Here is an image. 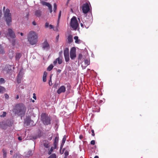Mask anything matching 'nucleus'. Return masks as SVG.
Masks as SVG:
<instances>
[{
	"label": "nucleus",
	"mask_w": 158,
	"mask_h": 158,
	"mask_svg": "<svg viewBox=\"0 0 158 158\" xmlns=\"http://www.w3.org/2000/svg\"><path fill=\"white\" fill-rule=\"evenodd\" d=\"M38 36L35 32L34 31H30L28 35L27 39L30 44L31 45H34L37 42Z\"/></svg>",
	"instance_id": "1"
},
{
	"label": "nucleus",
	"mask_w": 158,
	"mask_h": 158,
	"mask_svg": "<svg viewBox=\"0 0 158 158\" xmlns=\"http://www.w3.org/2000/svg\"><path fill=\"white\" fill-rule=\"evenodd\" d=\"M15 110V113L18 115H24L26 108L22 104H19L16 106Z\"/></svg>",
	"instance_id": "2"
},
{
	"label": "nucleus",
	"mask_w": 158,
	"mask_h": 158,
	"mask_svg": "<svg viewBox=\"0 0 158 158\" xmlns=\"http://www.w3.org/2000/svg\"><path fill=\"white\" fill-rule=\"evenodd\" d=\"M4 16L6 24L8 26L11 25V23L12 22L11 14L10 13V10L8 9H6L4 12Z\"/></svg>",
	"instance_id": "3"
},
{
	"label": "nucleus",
	"mask_w": 158,
	"mask_h": 158,
	"mask_svg": "<svg viewBox=\"0 0 158 158\" xmlns=\"http://www.w3.org/2000/svg\"><path fill=\"white\" fill-rule=\"evenodd\" d=\"M41 119L44 125H47L51 124V118L49 116H48L45 113L42 114Z\"/></svg>",
	"instance_id": "4"
},
{
	"label": "nucleus",
	"mask_w": 158,
	"mask_h": 158,
	"mask_svg": "<svg viewBox=\"0 0 158 158\" xmlns=\"http://www.w3.org/2000/svg\"><path fill=\"white\" fill-rule=\"evenodd\" d=\"M70 26L74 30H76L78 26V21L75 17L73 16L71 19Z\"/></svg>",
	"instance_id": "5"
},
{
	"label": "nucleus",
	"mask_w": 158,
	"mask_h": 158,
	"mask_svg": "<svg viewBox=\"0 0 158 158\" xmlns=\"http://www.w3.org/2000/svg\"><path fill=\"white\" fill-rule=\"evenodd\" d=\"M5 35L8 39H9V38L15 39L16 37L14 31L11 28L8 29V31L5 34Z\"/></svg>",
	"instance_id": "6"
},
{
	"label": "nucleus",
	"mask_w": 158,
	"mask_h": 158,
	"mask_svg": "<svg viewBox=\"0 0 158 158\" xmlns=\"http://www.w3.org/2000/svg\"><path fill=\"white\" fill-rule=\"evenodd\" d=\"M82 8L83 12L84 14L87 13L90 10L89 5L87 3H86L83 5Z\"/></svg>",
	"instance_id": "7"
},
{
	"label": "nucleus",
	"mask_w": 158,
	"mask_h": 158,
	"mask_svg": "<svg viewBox=\"0 0 158 158\" xmlns=\"http://www.w3.org/2000/svg\"><path fill=\"white\" fill-rule=\"evenodd\" d=\"M76 48L73 47L71 49L70 51V57L71 59L74 60L76 57Z\"/></svg>",
	"instance_id": "8"
},
{
	"label": "nucleus",
	"mask_w": 158,
	"mask_h": 158,
	"mask_svg": "<svg viewBox=\"0 0 158 158\" xmlns=\"http://www.w3.org/2000/svg\"><path fill=\"white\" fill-rule=\"evenodd\" d=\"M42 48L44 50H48L50 48V45L46 40L42 44Z\"/></svg>",
	"instance_id": "9"
},
{
	"label": "nucleus",
	"mask_w": 158,
	"mask_h": 158,
	"mask_svg": "<svg viewBox=\"0 0 158 158\" xmlns=\"http://www.w3.org/2000/svg\"><path fill=\"white\" fill-rule=\"evenodd\" d=\"M41 145L45 148H50V142L47 140H43L41 142Z\"/></svg>",
	"instance_id": "10"
},
{
	"label": "nucleus",
	"mask_w": 158,
	"mask_h": 158,
	"mask_svg": "<svg viewBox=\"0 0 158 158\" xmlns=\"http://www.w3.org/2000/svg\"><path fill=\"white\" fill-rule=\"evenodd\" d=\"M12 66L9 64H6L4 68L3 71L6 73H9L11 70Z\"/></svg>",
	"instance_id": "11"
},
{
	"label": "nucleus",
	"mask_w": 158,
	"mask_h": 158,
	"mask_svg": "<svg viewBox=\"0 0 158 158\" xmlns=\"http://www.w3.org/2000/svg\"><path fill=\"white\" fill-rule=\"evenodd\" d=\"M66 90V88L64 85L61 86L58 89L57 93L58 94H60L62 93H64Z\"/></svg>",
	"instance_id": "12"
},
{
	"label": "nucleus",
	"mask_w": 158,
	"mask_h": 158,
	"mask_svg": "<svg viewBox=\"0 0 158 158\" xmlns=\"http://www.w3.org/2000/svg\"><path fill=\"white\" fill-rule=\"evenodd\" d=\"M22 77V73L19 72L18 75L17 79V81L18 84H19L21 83Z\"/></svg>",
	"instance_id": "13"
},
{
	"label": "nucleus",
	"mask_w": 158,
	"mask_h": 158,
	"mask_svg": "<svg viewBox=\"0 0 158 158\" xmlns=\"http://www.w3.org/2000/svg\"><path fill=\"white\" fill-rule=\"evenodd\" d=\"M31 122H32V121L31 120V118L29 116L26 117L25 120V123L27 124V126H28L30 125V123Z\"/></svg>",
	"instance_id": "14"
},
{
	"label": "nucleus",
	"mask_w": 158,
	"mask_h": 158,
	"mask_svg": "<svg viewBox=\"0 0 158 158\" xmlns=\"http://www.w3.org/2000/svg\"><path fill=\"white\" fill-rule=\"evenodd\" d=\"M59 140L58 137L56 136L55 137L54 139V148H56L57 146Z\"/></svg>",
	"instance_id": "15"
},
{
	"label": "nucleus",
	"mask_w": 158,
	"mask_h": 158,
	"mask_svg": "<svg viewBox=\"0 0 158 158\" xmlns=\"http://www.w3.org/2000/svg\"><path fill=\"white\" fill-rule=\"evenodd\" d=\"M84 63L85 65L84 66H83V65L82 64L81 66L83 68L84 67V69H85V67H86L87 66L89 65L90 64V60L88 59H85L84 60Z\"/></svg>",
	"instance_id": "16"
},
{
	"label": "nucleus",
	"mask_w": 158,
	"mask_h": 158,
	"mask_svg": "<svg viewBox=\"0 0 158 158\" xmlns=\"http://www.w3.org/2000/svg\"><path fill=\"white\" fill-rule=\"evenodd\" d=\"M41 11L40 10H36L35 12V15L37 17H40L41 16Z\"/></svg>",
	"instance_id": "17"
},
{
	"label": "nucleus",
	"mask_w": 158,
	"mask_h": 158,
	"mask_svg": "<svg viewBox=\"0 0 158 158\" xmlns=\"http://www.w3.org/2000/svg\"><path fill=\"white\" fill-rule=\"evenodd\" d=\"M8 56L10 59L12 58L14 56V52L12 50H10L8 53Z\"/></svg>",
	"instance_id": "18"
},
{
	"label": "nucleus",
	"mask_w": 158,
	"mask_h": 158,
	"mask_svg": "<svg viewBox=\"0 0 158 158\" xmlns=\"http://www.w3.org/2000/svg\"><path fill=\"white\" fill-rule=\"evenodd\" d=\"M68 43H71L73 41V36L71 35H69L68 37Z\"/></svg>",
	"instance_id": "19"
},
{
	"label": "nucleus",
	"mask_w": 158,
	"mask_h": 158,
	"mask_svg": "<svg viewBox=\"0 0 158 158\" xmlns=\"http://www.w3.org/2000/svg\"><path fill=\"white\" fill-rule=\"evenodd\" d=\"M21 54L20 53L17 52L16 53L15 59L16 60H19L21 56Z\"/></svg>",
	"instance_id": "20"
},
{
	"label": "nucleus",
	"mask_w": 158,
	"mask_h": 158,
	"mask_svg": "<svg viewBox=\"0 0 158 158\" xmlns=\"http://www.w3.org/2000/svg\"><path fill=\"white\" fill-rule=\"evenodd\" d=\"M69 55V49L68 48H66L64 50V55L67 56Z\"/></svg>",
	"instance_id": "21"
},
{
	"label": "nucleus",
	"mask_w": 158,
	"mask_h": 158,
	"mask_svg": "<svg viewBox=\"0 0 158 158\" xmlns=\"http://www.w3.org/2000/svg\"><path fill=\"white\" fill-rule=\"evenodd\" d=\"M5 50H4L2 45L0 44V54H5Z\"/></svg>",
	"instance_id": "22"
},
{
	"label": "nucleus",
	"mask_w": 158,
	"mask_h": 158,
	"mask_svg": "<svg viewBox=\"0 0 158 158\" xmlns=\"http://www.w3.org/2000/svg\"><path fill=\"white\" fill-rule=\"evenodd\" d=\"M2 151L3 153V158H6L7 152L6 149L4 148H3L2 149Z\"/></svg>",
	"instance_id": "23"
},
{
	"label": "nucleus",
	"mask_w": 158,
	"mask_h": 158,
	"mask_svg": "<svg viewBox=\"0 0 158 158\" xmlns=\"http://www.w3.org/2000/svg\"><path fill=\"white\" fill-rule=\"evenodd\" d=\"M75 40V43L77 44H79L80 40L78 39V37L77 36H75L74 37Z\"/></svg>",
	"instance_id": "24"
},
{
	"label": "nucleus",
	"mask_w": 158,
	"mask_h": 158,
	"mask_svg": "<svg viewBox=\"0 0 158 158\" xmlns=\"http://www.w3.org/2000/svg\"><path fill=\"white\" fill-rule=\"evenodd\" d=\"M33 152L31 150H29L28 151L27 153L26 156L27 157H29L30 156H31L32 155Z\"/></svg>",
	"instance_id": "25"
},
{
	"label": "nucleus",
	"mask_w": 158,
	"mask_h": 158,
	"mask_svg": "<svg viewBox=\"0 0 158 158\" xmlns=\"http://www.w3.org/2000/svg\"><path fill=\"white\" fill-rule=\"evenodd\" d=\"M53 68V66L52 64L50 65L47 68V70L48 71H51Z\"/></svg>",
	"instance_id": "26"
},
{
	"label": "nucleus",
	"mask_w": 158,
	"mask_h": 158,
	"mask_svg": "<svg viewBox=\"0 0 158 158\" xmlns=\"http://www.w3.org/2000/svg\"><path fill=\"white\" fill-rule=\"evenodd\" d=\"M41 3L43 5H44V6L45 5V6H47L48 7L50 4L49 3H48V2H44V1H42L41 2Z\"/></svg>",
	"instance_id": "27"
},
{
	"label": "nucleus",
	"mask_w": 158,
	"mask_h": 158,
	"mask_svg": "<svg viewBox=\"0 0 158 158\" xmlns=\"http://www.w3.org/2000/svg\"><path fill=\"white\" fill-rule=\"evenodd\" d=\"M56 60H57L58 63L59 64H60L62 63V59L60 58L59 57L56 58Z\"/></svg>",
	"instance_id": "28"
},
{
	"label": "nucleus",
	"mask_w": 158,
	"mask_h": 158,
	"mask_svg": "<svg viewBox=\"0 0 158 158\" xmlns=\"http://www.w3.org/2000/svg\"><path fill=\"white\" fill-rule=\"evenodd\" d=\"M65 61L66 62H68L69 60V55L64 56Z\"/></svg>",
	"instance_id": "29"
},
{
	"label": "nucleus",
	"mask_w": 158,
	"mask_h": 158,
	"mask_svg": "<svg viewBox=\"0 0 158 158\" xmlns=\"http://www.w3.org/2000/svg\"><path fill=\"white\" fill-rule=\"evenodd\" d=\"M5 91V88L3 87L0 86V93H3Z\"/></svg>",
	"instance_id": "30"
},
{
	"label": "nucleus",
	"mask_w": 158,
	"mask_h": 158,
	"mask_svg": "<svg viewBox=\"0 0 158 158\" xmlns=\"http://www.w3.org/2000/svg\"><path fill=\"white\" fill-rule=\"evenodd\" d=\"M15 40L14 39H13L11 41V44L13 46H14L15 44Z\"/></svg>",
	"instance_id": "31"
},
{
	"label": "nucleus",
	"mask_w": 158,
	"mask_h": 158,
	"mask_svg": "<svg viewBox=\"0 0 158 158\" xmlns=\"http://www.w3.org/2000/svg\"><path fill=\"white\" fill-rule=\"evenodd\" d=\"M53 11L54 12H56L57 9V5L56 3H55L53 5Z\"/></svg>",
	"instance_id": "32"
},
{
	"label": "nucleus",
	"mask_w": 158,
	"mask_h": 158,
	"mask_svg": "<svg viewBox=\"0 0 158 158\" xmlns=\"http://www.w3.org/2000/svg\"><path fill=\"white\" fill-rule=\"evenodd\" d=\"M53 149H54V148H53L52 147H51L50 149L48 151V155H50L52 152L53 151Z\"/></svg>",
	"instance_id": "33"
},
{
	"label": "nucleus",
	"mask_w": 158,
	"mask_h": 158,
	"mask_svg": "<svg viewBox=\"0 0 158 158\" xmlns=\"http://www.w3.org/2000/svg\"><path fill=\"white\" fill-rule=\"evenodd\" d=\"M48 158H56V156L55 154H52Z\"/></svg>",
	"instance_id": "34"
},
{
	"label": "nucleus",
	"mask_w": 158,
	"mask_h": 158,
	"mask_svg": "<svg viewBox=\"0 0 158 158\" xmlns=\"http://www.w3.org/2000/svg\"><path fill=\"white\" fill-rule=\"evenodd\" d=\"M5 81L4 79L2 78H0V84H2L4 83Z\"/></svg>",
	"instance_id": "35"
},
{
	"label": "nucleus",
	"mask_w": 158,
	"mask_h": 158,
	"mask_svg": "<svg viewBox=\"0 0 158 158\" xmlns=\"http://www.w3.org/2000/svg\"><path fill=\"white\" fill-rule=\"evenodd\" d=\"M48 9L49 10L50 12V13H51L52 11V6L51 4H50L48 6Z\"/></svg>",
	"instance_id": "36"
},
{
	"label": "nucleus",
	"mask_w": 158,
	"mask_h": 158,
	"mask_svg": "<svg viewBox=\"0 0 158 158\" xmlns=\"http://www.w3.org/2000/svg\"><path fill=\"white\" fill-rule=\"evenodd\" d=\"M69 152L67 151H66L64 152L65 156L64 158H67V157L69 155Z\"/></svg>",
	"instance_id": "37"
},
{
	"label": "nucleus",
	"mask_w": 158,
	"mask_h": 158,
	"mask_svg": "<svg viewBox=\"0 0 158 158\" xmlns=\"http://www.w3.org/2000/svg\"><path fill=\"white\" fill-rule=\"evenodd\" d=\"M66 136L65 135H64V136L63 138L62 142L63 143H65L66 140Z\"/></svg>",
	"instance_id": "38"
},
{
	"label": "nucleus",
	"mask_w": 158,
	"mask_h": 158,
	"mask_svg": "<svg viewBox=\"0 0 158 158\" xmlns=\"http://www.w3.org/2000/svg\"><path fill=\"white\" fill-rule=\"evenodd\" d=\"M61 11L60 10L59 12V15H58V23L59 21L60 20V17L61 15Z\"/></svg>",
	"instance_id": "39"
},
{
	"label": "nucleus",
	"mask_w": 158,
	"mask_h": 158,
	"mask_svg": "<svg viewBox=\"0 0 158 158\" xmlns=\"http://www.w3.org/2000/svg\"><path fill=\"white\" fill-rule=\"evenodd\" d=\"M82 58V55L81 54H80L78 56V60H81Z\"/></svg>",
	"instance_id": "40"
},
{
	"label": "nucleus",
	"mask_w": 158,
	"mask_h": 158,
	"mask_svg": "<svg viewBox=\"0 0 158 158\" xmlns=\"http://www.w3.org/2000/svg\"><path fill=\"white\" fill-rule=\"evenodd\" d=\"M6 112H3V114L2 115H1V117H5V116H6Z\"/></svg>",
	"instance_id": "41"
},
{
	"label": "nucleus",
	"mask_w": 158,
	"mask_h": 158,
	"mask_svg": "<svg viewBox=\"0 0 158 158\" xmlns=\"http://www.w3.org/2000/svg\"><path fill=\"white\" fill-rule=\"evenodd\" d=\"M49 85L50 86L51 85H52L51 77V76H50V79L49 82Z\"/></svg>",
	"instance_id": "42"
},
{
	"label": "nucleus",
	"mask_w": 158,
	"mask_h": 158,
	"mask_svg": "<svg viewBox=\"0 0 158 158\" xmlns=\"http://www.w3.org/2000/svg\"><path fill=\"white\" fill-rule=\"evenodd\" d=\"M95 140H92L90 142V144L92 145H94L95 144Z\"/></svg>",
	"instance_id": "43"
},
{
	"label": "nucleus",
	"mask_w": 158,
	"mask_h": 158,
	"mask_svg": "<svg viewBox=\"0 0 158 158\" xmlns=\"http://www.w3.org/2000/svg\"><path fill=\"white\" fill-rule=\"evenodd\" d=\"M49 24L48 23L46 22L45 24V27L46 28H47L49 27Z\"/></svg>",
	"instance_id": "44"
},
{
	"label": "nucleus",
	"mask_w": 158,
	"mask_h": 158,
	"mask_svg": "<svg viewBox=\"0 0 158 158\" xmlns=\"http://www.w3.org/2000/svg\"><path fill=\"white\" fill-rule=\"evenodd\" d=\"M47 73L46 71H44V74L43 75V77H46L47 76Z\"/></svg>",
	"instance_id": "45"
},
{
	"label": "nucleus",
	"mask_w": 158,
	"mask_h": 158,
	"mask_svg": "<svg viewBox=\"0 0 158 158\" xmlns=\"http://www.w3.org/2000/svg\"><path fill=\"white\" fill-rule=\"evenodd\" d=\"M64 143H63L62 142L61 143L60 147V150H61L62 148H63V147L64 145Z\"/></svg>",
	"instance_id": "46"
},
{
	"label": "nucleus",
	"mask_w": 158,
	"mask_h": 158,
	"mask_svg": "<svg viewBox=\"0 0 158 158\" xmlns=\"http://www.w3.org/2000/svg\"><path fill=\"white\" fill-rule=\"evenodd\" d=\"M46 77H43V82H45L46 81Z\"/></svg>",
	"instance_id": "47"
},
{
	"label": "nucleus",
	"mask_w": 158,
	"mask_h": 158,
	"mask_svg": "<svg viewBox=\"0 0 158 158\" xmlns=\"http://www.w3.org/2000/svg\"><path fill=\"white\" fill-rule=\"evenodd\" d=\"M4 96L6 99H8L9 98V96L7 94H5Z\"/></svg>",
	"instance_id": "48"
},
{
	"label": "nucleus",
	"mask_w": 158,
	"mask_h": 158,
	"mask_svg": "<svg viewBox=\"0 0 158 158\" xmlns=\"http://www.w3.org/2000/svg\"><path fill=\"white\" fill-rule=\"evenodd\" d=\"M91 131L92 132V135L93 136H94L95 135V134L94 133V130H92Z\"/></svg>",
	"instance_id": "49"
},
{
	"label": "nucleus",
	"mask_w": 158,
	"mask_h": 158,
	"mask_svg": "<svg viewBox=\"0 0 158 158\" xmlns=\"http://www.w3.org/2000/svg\"><path fill=\"white\" fill-rule=\"evenodd\" d=\"M33 98L35 99V100H36V95L35 94V93H34L33 94Z\"/></svg>",
	"instance_id": "50"
},
{
	"label": "nucleus",
	"mask_w": 158,
	"mask_h": 158,
	"mask_svg": "<svg viewBox=\"0 0 158 158\" xmlns=\"http://www.w3.org/2000/svg\"><path fill=\"white\" fill-rule=\"evenodd\" d=\"M49 28L50 29L53 28V25H52L50 24V25H49Z\"/></svg>",
	"instance_id": "51"
},
{
	"label": "nucleus",
	"mask_w": 158,
	"mask_h": 158,
	"mask_svg": "<svg viewBox=\"0 0 158 158\" xmlns=\"http://www.w3.org/2000/svg\"><path fill=\"white\" fill-rule=\"evenodd\" d=\"M57 60H56H56H54L53 62V64H54V65H56L57 63Z\"/></svg>",
	"instance_id": "52"
},
{
	"label": "nucleus",
	"mask_w": 158,
	"mask_h": 158,
	"mask_svg": "<svg viewBox=\"0 0 158 158\" xmlns=\"http://www.w3.org/2000/svg\"><path fill=\"white\" fill-rule=\"evenodd\" d=\"M65 150L64 148H63L62 150V152L61 151V150H60V153L62 154H63L64 153V151Z\"/></svg>",
	"instance_id": "53"
},
{
	"label": "nucleus",
	"mask_w": 158,
	"mask_h": 158,
	"mask_svg": "<svg viewBox=\"0 0 158 158\" xmlns=\"http://www.w3.org/2000/svg\"><path fill=\"white\" fill-rule=\"evenodd\" d=\"M32 24L33 25H36V23L35 21H34L32 22Z\"/></svg>",
	"instance_id": "54"
},
{
	"label": "nucleus",
	"mask_w": 158,
	"mask_h": 158,
	"mask_svg": "<svg viewBox=\"0 0 158 158\" xmlns=\"http://www.w3.org/2000/svg\"><path fill=\"white\" fill-rule=\"evenodd\" d=\"M17 33L18 34L20 33L21 35L22 36H23V33H22V32L20 33L19 32H18Z\"/></svg>",
	"instance_id": "55"
},
{
	"label": "nucleus",
	"mask_w": 158,
	"mask_h": 158,
	"mask_svg": "<svg viewBox=\"0 0 158 158\" xmlns=\"http://www.w3.org/2000/svg\"><path fill=\"white\" fill-rule=\"evenodd\" d=\"M61 72V70L60 69H58L57 70V72L59 73H60Z\"/></svg>",
	"instance_id": "56"
},
{
	"label": "nucleus",
	"mask_w": 158,
	"mask_h": 158,
	"mask_svg": "<svg viewBox=\"0 0 158 158\" xmlns=\"http://www.w3.org/2000/svg\"><path fill=\"white\" fill-rule=\"evenodd\" d=\"M2 15V12L1 10H0V18L1 17Z\"/></svg>",
	"instance_id": "57"
},
{
	"label": "nucleus",
	"mask_w": 158,
	"mask_h": 158,
	"mask_svg": "<svg viewBox=\"0 0 158 158\" xmlns=\"http://www.w3.org/2000/svg\"><path fill=\"white\" fill-rule=\"evenodd\" d=\"M19 95H17V96H16V97L15 98V99H17L19 98Z\"/></svg>",
	"instance_id": "58"
},
{
	"label": "nucleus",
	"mask_w": 158,
	"mask_h": 158,
	"mask_svg": "<svg viewBox=\"0 0 158 158\" xmlns=\"http://www.w3.org/2000/svg\"><path fill=\"white\" fill-rule=\"evenodd\" d=\"M18 139L19 140H21L22 139V137H18Z\"/></svg>",
	"instance_id": "59"
},
{
	"label": "nucleus",
	"mask_w": 158,
	"mask_h": 158,
	"mask_svg": "<svg viewBox=\"0 0 158 158\" xmlns=\"http://www.w3.org/2000/svg\"><path fill=\"white\" fill-rule=\"evenodd\" d=\"M52 136H51L48 138V140H51L52 139Z\"/></svg>",
	"instance_id": "60"
},
{
	"label": "nucleus",
	"mask_w": 158,
	"mask_h": 158,
	"mask_svg": "<svg viewBox=\"0 0 158 158\" xmlns=\"http://www.w3.org/2000/svg\"><path fill=\"white\" fill-rule=\"evenodd\" d=\"M13 152V150H10V154L11 155H12V153Z\"/></svg>",
	"instance_id": "61"
},
{
	"label": "nucleus",
	"mask_w": 158,
	"mask_h": 158,
	"mask_svg": "<svg viewBox=\"0 0 158 158\" xmlns=\"http://www.w3.org/2000/svg\"><path fill=\"white\" fill-rule=\"evenodd\" d=\"M94 158H99V157L98 156H96L94 157Z\"/></svg>",
	"instance_id": "62"
},
{
	"label": "nucleus",
	"mask_w": 158,
	"mask_h": 158,
	"mask_svg": "<svg viewBox=\"0 0 158 158\" xmlns=\"http://www.w3.org/2000/svg\"><path fill=\"white\" fill-rule=\"evenodd\" d=\"M6 8V7L5 6H4L3 8V10H5V9Z\"/></svg>",
	"instance_id": "63"
},
{
	"label": "nucleus",
	"mask_w": 158,
	"mask_h": 158,
	"mask_svg": "<svg viewBox=\"0 0 158 158\" xmlns=\"http://www.w3.org/2000/svg\"><path fill=\"white\" fill-rule=\"evenodd\" d=\"M33 138L34 139H35L37 138V137L36 136H35V137H33Z\"/></svg>",
	"instance_id": "64"
}]
</instances>
